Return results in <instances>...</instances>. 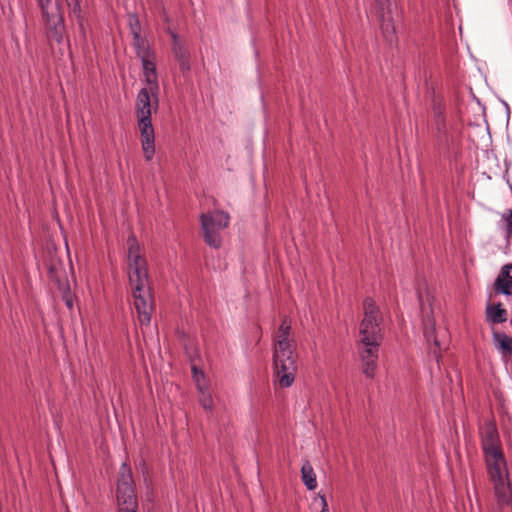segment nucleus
Returning a JSON list of instances; mask_svg holds the SVG:
<instances>
[{
  "label": "nucleus",
  "instance_id": "nucleus-1",
  "mask_svg": "<svg viewBox=\"0 0 512 512\" xmlns=\"http://www.w3.org/2000/svg\"><path fill=\"white\" fill-rule=\"evenodd\" d=\"M128 278L134 297V305L141 324H148L153 311V297L150 291L148 265L146 258L140 254V245L134 234L127 239Z\"/></svg>",
  "mask_w": 512,
  "mask_h": 512
},
{
  "label": "nucleus",
  "instance_id": "nucleus-2",
  "mask_svg": "<svg viewBox=\"0 0 512 512\" xmlns=\"http://www.w3.org/2000/svg\"><path fill=\"white\" fill-rule=\"evenodd\" d=\"M290 331V322L285 317L278 328V341L273 352L274 375L281 388L290 387L297 372L298 354L295 345L289 340Z\"/></svg>",
  "mask_w": 512,
  "mask_h": 512
},
{
  "label": "nucleus",
  "instance_id": "nucleus-3",
  "mask_svg": "<svg viewBox=\"0 0 512 512\" xmlns=\"http://www.w3.org/2000/svg\"><path fill=\"white\" fill-rule=\"evenodd\" d=\"M364 318L360 323V342L363 345L381 344L382 334L380 322L382 313L375 301L371 297H366L363 301Z\"/></svg>",
  "mask_w": 512,
  "mask_h": 512
},
{
  "label": "nucleus",
  "instance_id": "nucleus-4",
  "mask_svg": "<svg viewBox=\"0 0 512 512\" xmlns=\"http://www.w3.org/2000/svg\"><path fill=\"white\" fill-rule=\"evenodd\" d=\"M116 499L119 508H138L131 469L123 463L117 479Z\"/></svg>",
  "mask_w": 512,
  "mask_h": 512
},
{
  "label": "nucleus",
  "instance_id": "nucleus-5",
  "mask_svg": "<svg viewBox=\"0 0 512 512\" xmlns=\"http://www.w3.org/2000/svg\"><path fill=\"white\" fill-rule=\"evenodd\" d=\"M159 91L151 90V87L142 88L136 98V117L137 120L152 119V112H157L159 108Z\"/></svg>",
  "mask_w": 512,
  "mask_h": 512
},
{
  "label": "nucleus",
  "instance_id": "nucleus-6",
  "mask_svg": "<svg viewBox=\"0 0 512 512\" xmlns=\"http://www.w3.org/2000/svg\"><path fill=\"white\" fill-rule=\"evenodd\" d=\"M417 295H418L420 310H421V313L423 315L424 336H425L427 342L430 343L431 341H433V344H434L435 348L431 352L434 354V356L436 358H439L440 357L439 350L441 348V345H440V342H439V340L437 339V337L435 335V321H434V318L430 316V314H432L431 304H429V312H428L427 309H426V306L424 304L423 295H422V292L420 291V289L417 290Z\"/></svg>",
  "mask_w": 512,
  "mask_h": 512
},
{
  "label": "nucleus",
  "instance_id": "nucleus-7",
  "mask_svg": "<svg viewBox=\"0 0 512 512\" xmlns=\"http://www.w3.org/2000/svg\"><path fill=\"white\" fill-rule=\"evenodd\" d=\"M484 458L490 480L509 476L506 458L502 449L485 452Z\"/></svg>",
  "mask_w": 512,
  "mask_h": 512
},
{
  "label": "nucleus",
  "instance_id": "nucleus-8",
  "mask_svg": "<svg viewBox=\"0 0 512 512\" xmlns=\"http://www.w3.org/2000/svg\"><path fill=\"white\" fill-rule=\"evenodd\" d=\"M484 458L490 480L509 476L506 458L502 449L485 452Z\"/></svg>",
  "mask_w": 512,
  "mask_h": 512
},
{
  "label": "nucleus",
  "instance_id": "nucleus-9",
  "mask_svg": "<svg viewBox=\"0 0 512 512\" xmlns=\"http://www.w3.org/2000/svg\"><path fill=\"white\" fill-rule=\"evenodd\" d=\"M144 157L150 161L155 154V133L152 119L137 120Z\"/></svg>",
  "mask_w": 512,
  "mask_h": 512
},
{
  "label": "nucleus",
  "instance_id": "nucleus-10",
  "mask_svg": "<svg viewBox=\"0 0 512 512\" xmlns=\"http://www.w3.org/2000/svg\"><path fill=\"white\" fill-rule=\"evenodd\" d=\"M172 37V54L179 64L180 71L185 76L190 73L191 70V57L190 53L185 47L184 42L180 39L177 33L171 32Z\"/></svg>",
  "mask_w": 512,
  "mask_h": 512
},
{
  "label": "nucleus",
  "instance_id": "nucleus-11",
  "mask_svg": "<svg viewBox=\"0 0 512 512\" xmlns=\"http://www.w3.org/2000/svg\"><path fill=\"white\" fill-rule=\"evenodd\" d=\"M46 23V34L49 41L62 43L65 33V25L62 14L57 11L43 17Z\"/></svg>",
  "mask_w": 512,
  "mask_h": 512
},
{
  "label": "nucleus",
  "instance_id": "nucleus-12",
  "mask_svg": "<svg viewBox=\"0 0 512 512\" xmlns=\"http://www.w3.org/2000/svg\"><path fill=\"white\" fill-rule=\"evenodd\" d=\"M493 483L494 493L500 506L512 504V488L509 476L490 480Z\"/></svg>",
  "mask_w": 512,
  "mask_h": 512
},
{
  "label": "nucleus",
  "instance_id": "nucleus-13",
  "mask_svg": "<svg viewBox=\"0 0 512 512\" xmlns=\"http://www.w3.org/2000/svg\"><path fill=\"white\" fill-rule=\"evenodd\" d=\"M481 446L483 453L500 450L501 444L497 428L494 424H487L482 434Z\"/></svg>",
  "mask_w": 512,
  "mask_h": 512
},
{
  "label": "nucleus",
  "instance_id": "nucleus-14",
  "mask_svg": "<svg viewBox=\"0 0 512 512\" xmlns=\"http://www.w3.org/2000/svg\"><path fill=\"white\" fill-rule=\"evenodd\" d=\"M143 72L145 76V82L147 87H151V90L159 91L158 76L156 71L155 56L154 57H142Z\"/></svg>",
  "mask_w": 512,
  "mask_h": 512
},
{
  "label": "nucleus",
  "instance_id": "nucleus-15",
  "mask_svg": "<svg viewBox=\"0 0 512 512\" xmlns=\"http://www.w3.org/2000/svg\"><path fill=\"white\" fill-rule=\"evenodd\" d=\"M380 30L385 39V41L389 45L396 44L398 41L396 35L395 25L393 23L392 17L390 16V12L387 14L382 13L380 16Z\"/></svg>",
  "mask_w": 512,
  "mask_h": 512
},
{
  "label": "nucleus",
  "instance_id": "nucleus-16",
  "mask_svg": "<svg viewBox=\"0 0 512 512\" xmlns=\"http://www.w3.org/2000/svg\"><path fill=\"white\" fill-rule=\"evenodd\" d=\"M485 317L492 324H501L507 321V310L501 302L488 303L485 309Z\"/></svg>",
  "mask_w": 512,
  "mask_h": 512
},
{
  "label": "nucleus",
  "instance_id": "nucleus-17",
  "mask_svg": "<svg viewBox=\"0 0 512 512\" xmlns=\"http://www.w3.org/2000/svg\"><path fill=\"white\" fill-rule=\"evenodd\" d=\"M81 1L82 0H66L69 11H70V15L75 18V20L78 24L80 33H81L82 37L85 38L86 37V27H85L86 18L84 16V13L81 8Z\"/></svg>",
  "mask_w": 512,
  "mask_h": 512
},
{
  "label": "nucleus",
  "instance_id": "nucleus-18",
  "mask_svg": "<svg viewBox=\"0 0 512 512\" xmlns=\"http://www.w3.org/2000/svg\"><path fill=\"white\" fill-rule=\"evenodd\" d=\"M495 347L500 351L503 357L512 355V337L499 331L492 333Z\"/></svg>",
  "mask_w": 512,
  "mask_h": 512
},
{
  "label": "nucleus",
  "instance_id": "nucleus-19",
  "mask_svg": "<svg viewBox=\"0 0 512 512\" xmlns=\"http://www.w3.org/2000/svg\"><path fill=\"white\" fill-rule=\"evenodd\" d=\"M48 277L56 286L67 282L65 269L60 261L52 260L48 265Z\"/></svg>",
  "mask_w": 512,
  "mask_h": 512
},
{
  "label": "nucleus",
  "instance_id": "nucleus-20",
  "mask_svg": "<svg viewBox=\"0 0 512 512\" xmlns=\"http://www.w3.org/2000/svg\"><path fill=\"white\" fill-rule=\"evenodd\" d=\"M493 291L495 295H512V279L511 277H503L502 273L499 272L493 283Z\"/></svg>",
  "mask_w": 512,
  "mask_h": 512
},
{
  "label": "nucleus",
  "instance_id": "nucleus-21",
  "mask_svg": "<svg viewBox=\"0 0 512 512\" xmlns=\"http://www.w3.org/2000/svg\"><path fill=\"white\" fill-rule=\"evenodd\" d=\"M301 478L308 490H314L317 487L316 475L308 460L301 467Z\"/></svg>",
  "mask_w": 512,
  "mask_h": 512
},
{
  "label": "nucleus",
  "instance_id": "nucleus-22",
  "mask_svg": "<svg viewBox=\"0 0 512 512\" xmlns=\"http://www.w3.org/2000/svg\"><path fill=\"white\" fill-rule=\"evenodd\" d=\"M133 46L135 48L136 55L139 58L142 57H154V52L151 50L147 39L143 36L133 37Z\"/></svg>",
  "mask_w": 512,
  "mask_h": 512
},
{
  "label": "nucleus",
  "instance_id": "nucleus-23",
  "mask_svg": "<svg viewBox=\"0 0 512 512\" xmlns=\"http://www.w3.org/2000/svg\"><path fill=\"white\" fill-rule=\"evenodd\" d=\"M363 346L364 348L360 351L362 364L370 361H377L380 344H371Z\"/></svg>",
  "mask_w": 512,
  "mask_h": 512
},
{
  "label": "nucleus",
  "instance_id": "nucleus-24",
  "mask_svg": "<svg viewBox=\"0 0 512 512\" xmlns=\"http://www.w3.org/2000/svg\"><path fill=\"white\" fill-rule=\"evenodd\" d=\"M203 231V239H204V242L212 247V248H215V249H218L220 248L221 244H222V239H221V236H220V231H214V230H209V229H202Z\"/></svg>",
  "mask_w": 512,
  "mask_h": 512
},
{
  "label": "nucleus",
  "instance_id": "nucleus-25",
  "mask_svg": "<svg viewBox=\"0 0 512 512\" xmlns=\"http://www.w3.org/2000/svg\"><path fill=\"white\" fill-rule=\"evenodd\" d=\"M59 292L61 293V298L65 302L66 307L69 310H73L74 307V298L75 295L71 292L69 282H65L59 286H57Z\"/></svg>",
  "mask_w": 512,
  "mask_h": 512
},
{
  "label": "nucleus",
  "instance_id": "nucleus-26",
  "mask_svg": "<svg viewBox=\"0 0 512 512\" xmlns=\"http://www.w3.org/2000/svg\"><path fill=\"white\" fill-rule=\"evenodd\" d=\"M434 123L437 130V140L440 145H448L447 130L445 124V116L434 118Z\"/></svg>",
  "mask_w": 512,
  "mask_h": 512
},
{
  "label": "nucleus",
  "instance_id": "nucleus-27",
  "mask_svg": "<svg viewBox=\"0 0 512 512\" xmlns=\"http://www.w3.org/2000/svg\"><path fill=\"white\" fill-rule=\"evenodd\" d=\"M210 214V219L216 223L217 227H221L222 229L226 228L229 224V215L221 210H215L213 212H208Z\"/></svg>",
  "mask_w": 512,
  "mask_h": 512
},
{
  "label": "nucleus",
  "instance_id": "nucleus-28",
  "mask_svg": "<svg viewBox=\"0 0 512 512\" xmlns=\"http://www.w3.org/2000/svg\"><path fill=\"white\" fill-rule=\"evenodd\" d=\"M128 26L133 37L141 35V24L139 17L135 13L128 14Z\"/></svg>",
  "mask_w": 512,
  "mask_h": 512
},
{
  "label": "nucleus",
  "instance_id": "nucleus-29",
  "mask_svg": "<svg viewBox=\"0 0 512 512\" xmlns=\"http://www.w3.org/2000/svg\"><path fill=\"white\" fill-rule=\"evenodd\" d=\"M200 222L202 229H209L214 231H220L222 229L221 227H217L216 223L210 219V214L202 213L200 215Z\"/></svg>",
  "mask_w": 512,
  "mask_h": 512
},
{
  "label": "nucleus",
  "instance_id": "nucleus-30",
  "mask_svg": "<svg viewBox=\"0 0 512 512\" xmlns=\"http://www.w3.org/2000/svg\"><path fill=\"white\" fill-rule=\"evenodd\" d=\"M502 218L505 221L506 239L509 241L512 237V209L508 213H504Z\"/></svg>",
  "mask_w": 512,
  "mask_h": 512
},
{
  "label": "nucleus",
  "instance_id": "nucleus-31",
  "mask_svg": "<svg viewBox=\"0 0 512 512\" xmlns=\"http://www.w3.org/2000/svg\"><path fill=\"white\" fill-rule=\"evenodd\" d=\"M377 367V361H370L362 364V372L365 376L373 378Z\"/></svg>",
  "mask_w": 512,
  "mask_h": 512
},
{
  "label": "nucleus",
  "instance_id": "nucleus-32",
  "mask_svg": "<svg viewBox=\"0 0 512 512\" xmlns=\"http://www.w3.org/2000/svg\"><path fill=\"white\" fill-rule=\"evenodd\" d=\"M432 111H433L434 118H438V117H443L444 116V106L436 98L433 99Z\"/></svg>",
  "mask_w": 512,
  "mask_h": 512
},
{
  "label": "nucleus",
  "instance_id": "nucleus-33",
  "mask_svg": "<svg viewBox=\"0 0 512 512\" xmlns=\"http://www.w3.org/2000/svg\"><path fill=\"white\" fill-rule=\"evenodd\" d=\"M192 373H193V377H194V380L197 383L198 388L201 389L200 380L204 379L203 371L201 369H199L197 366L193 365L192 366Z\"/></svg>",
  "mask_w": 512,
  "mask_h": 512
},
{
  "label": "nucleus",
  "instance_id": "nucleus-34",
  "mask_svg": "<svg viewBox=\"0 0 512 512\" xmlns=\"http://www.w3.org/2000/svg\"><path fill=\"white\" fill-rule=\"evenodd\" d=\"M212 398L210 395H203L201 398H200V404L202 405V407L206 410H211L212 409Z\"/></svg>",
  "mask_w": 512,
  "mask_h": 512
},
{
  "label": "nucleus",
  "instance_id": "nucleus-35",
  "mask_svg": "<svg viewBox=\"0 0 512 512\" xmlns=\"http://www.w3.org/2000/svg\"><path fill=\"white\" fill-rule=\"evenodd\" d=\"M50 2H51V0H38V3H39V6L41 8L43 17L50 14L47 11Z\"/></svg>",
  "mask_w": 512,
  "mask_h": 512
},
{
  "label": "nucleus",
  "instance_id": "nucleus-36",
  "mask_svg": "<svg viewBox=\"0 0 512 512\" xmlns=\"http://www.w3.org/2000/svg\"><path fill=\"white\" fill-rule=\"evenodd\" d=\"M500 272L503 277H511L512 279V264H505L501 267Z\"/></svg>",
  "mask_w": 512,
  "mask_h": 512
},
{
  "label": "nucleus",
  "instance_id": "nucleus-37",
  "mask_svg": "<svg viewBox=\"0 0 512 512\" xmlns=\"http://www.w3.org/2000/svg\"><path fill=\"white\" fill-rule=\"evenodd\" d=\"M320 498H321V502H322V510H321V512H329L328 511V504H327L325 496L322 495V496H320Z\"/></svg>",
  "mask_w": 512,
  "mask_h": 512
},
{
  "label": "nucleus",
  "instance_id": "nucleus-38",
  "mask_svg": "<svg viewBox=\"0 0 512 512\" xmlns=\"http://www.w3.org/2000/svg\"><path fill=\"white\" fill-rule=\"evenodd\" d=\"M138 508H119V512H137Z\"/></svg>",
  "mask_w": 512,
  "mask_h": 512
},
{
  "label": "nucleus",
  "instance_id": "nucleus-39",
  "mask_svg": "<svg viewBox=\"0 0 512 512\" xmlns=\"http://www.w3.org/2000/svg\"><path fill=\"white\" fill-rule=\"evenodd\" d=\"M511 325H512V320L510 321Z\"/></svg>",
  "mask_w": 512,
  "mask_h": 512
}]
</instances>
